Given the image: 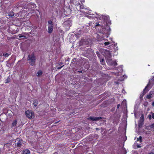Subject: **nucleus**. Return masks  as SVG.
<instances>
[{"mask_svg": "<svg viewBox=\"0 0 154 154\" xmlns=\"http://www.w3.org/2000/svg\"><path fill=\"white\" fill-rule=\"evenodd\" d=\"M110 31V29L109 26H106L105 27L103 26L102 31H100L99 34L97 35V40L99 41H101L103 40H104V41H107L106 39H104L103 35H105L106 37L108 38V35L109 34Z\"/></svg>", "mask_w": 154, "mask_h": 154, "instance_id": "nucleus-1", "label": "nucleus"}, {"mask_svg": "<svg viewBox=\"0 0 154 154\" xmlns=\"http://www.w3.org/2000/svg\"><path fill=\"white\" fill-rule=\"evenodd\" d=\"M105 57L107 63L109 65L114 66L117 65L116 60L112 59V55L109 51L106 50L105 51Z\"/></svg>", "mask_w": 154, "mask_h": 154, "instance_id": "nucleus-2", "label": "nucleus"}, {"mask_svg": "<svg viewBox=\"0 0 154 154\" xmlns=\"http://www.w3.org/2000/svg\"><path fill=\"white\" fill-rule=\"evenodd\" d=\"M97 17L100 19H103L104 20V22L106 23V26H109L110 25L111 23L110 21L109 20V17L102 15L99 14H97Z\"/></svg>", "mask_w": 154, "mask_h": 154, "instance_id": "nucleus-3", "label": "nucleus"}, {"mask_svg": "<svg viewBox=\"0 0 154 154\" xmlns=\"http://www.w3.org/2000/svg\"><path fill=\"white\" fill-rule=\"evenodd\" d=\"M28 60L29 61V63L32 66L34 65L35 61V57L34 54L29 55L28 57Z\"/></svg>", "mask_w": 154, "mask_h": 154, "instance_id": "nucleus-4", "label": "nucleus"}, {"mask_svg": "<svg viewBox=\"0 0 154 154\" xmlns=\"http://www.w3.org/2000/svg\"><path fill=\"white\" fill-rule=\"evenodd\" d=\"M26 116L29 118L31 119L34 117V114L31 111L28 110L26 112Z\"/></svg>", "mask_w": 154, "mask_h": 154, "instance_id": "nucleus-5", "label": "nucleus"}, {"mask_svg": "<svg viewBox=\"0 0 154 154\" xmlns=\"http://www.w3.org/2000/svg\"><path fill=\"white\" fill-rule=\"evenodd\" d=\"M63 24L64 26L66 27L67 29H69L71 26L72 21L70 20H68L64 22Z\"/></svg>", "mask_w": 154, "mask_h": 154, "instance_id": "nucleus-6", "label": "nucleus"}, {"mask_svg": "<svg viewBox=\"0 0 154 154\" xmlns=\"http://www.w3.org/2000/svg\"><path fill=\"white\" fill-rule=\"evenodd\" d=\"M48 31L49 33H51L53 31V22L51 21L50 20L48 21Z\"/></svg>", "mask_w": 154, "mask_h": 154, "instance_id": "nucleus-7", "label": "nucleus"}, {"mask_svg": "<svg viewBox=\"0 0 154 154\" xmlns=\"http://www.w3.org/2000/svg\"><path fill=\"white\" fill-rule=\"evenodd\" d=\"M101 117H90L88 118V119L93 121H97L101 119Z\"/></svg>", "mask_w": 154, "mask_h": 154, "instance_id": "nucleus-8", "label": "nucleus"}, {"mask_svg": "<svg viewBox=\"0 0 154 154\" xmlns=\"http://www.w3.org/2000/svg\"><path fill=\"white\" fill-rule=\"evenodd\" d=\"M23 143V141L21 140H20L17 143V146L18 147H20Z\"/></svg>", "mask_w": 154, "mask_h": 154, "instance_id": "nucleus-9", "label": "nucleus"}, {"mask_svg": "<svg viewBox=\"0 0 154 154\" xmlns=\"http://www.w3.org/2000/svg\"><path fill=\"white\" fill-rule=\"evenodd\" d=\"M30 153V152L29 149H26L22 152L21 154H28Z\"/></svg>", "mask_w": 154, "mask_h": 154, "instance_id": "nucleus-10", "label": "nucleus"}, {"mask_svg": "<svg viewBox=\"0 0 154 154\" xmlns=\"http://www.w3.org/2000/svg\"><path fill=\"white\" fill-rule=\"evenodd\" d=\"M127 78V76L125 75H123L119 79V81H122L124 80V79Z\"/></svg>", "mask_w": 154, "mask_h": 154, "instance_id": "nucleus-11", "label": "nucleus"}, {"mask_svg": "<svg viewBox=\"0 0 154 154\" xmlns=\"http://www.w3.org/2000/svg\"><path fill=\"white\" fill-rule=\"evenodd\" d=\"M152 93L151 91L146 95V98L148 99H150L152 97Z\"/></svg>", "mask_w": 154, "mask_h": 154, "instance_id": "nucleus-12", "label": "nucleus"}, {"mask_svg": "<svg viewBox=\"0 0 154 154\" xmlns=\"http://www.w3.org/2000/svg\"><path fill=\"white\" fill-rule=\"evenodd\" d=\"M42 73L43 72L41 70H39L37 73L38 77H40L42 75Z\"/></svg>", "mask_w": 154, "mask_h": 154, "instance_id": "nucleus-13", "label": "nucleus"}, {"mask_svg": "<svg viewBox=\"0 0 154 154\" xmlns=\"http://www.w3.org/2000/svg\"><path fill=\"white\" fill-rule=\"evenodd\" d=\"M149 84H148V85H147L145 87V88L143 90V94H142H142V97H143L144 95L146 93V91L145 92V91H146V88L148 87V86H149Z\"/></svg>", "mask_w": 154, "mask_h": 154, "instance_id": "nucleus-14", "label": "nucleus"}, {"mask_svg": "<svg viewBox=\"0 0 154 154\" xmlns=\"http://www.w3.org/2000/svg\"><path fill=\"white\" fill-rule=\"evenodd\" d=\"M17 123V121L16 120H15L13 122L12 124V127H13L16 126Z\"/></svg>", "mask_w": 154, "mask_h": 154, "instance_id": "nucleus-15", "label": "nucleus"}, {"mask_svg": "<svg viewBox=\"0 0 154 154\" xmlns=\"http://www.w3.org/2000/svg\"><path fill=\"white\" fill-rule=\"evenodd\" d=\"M114 47L113 49L114 51H117L118 50V47L117 46V44H114Z\"/></svg>", "mask_w": 154, "mask_h": 154, "instance_id": "nucleus-16", "label": "nucleus"}, {"mask_svg": "<svg viewBox=\"0 0 154 154\" xmlns=\"http://www.w3.org/2000/svg\"><path fill=\"white\" fill-rule=\"evenodd\" d=\"M100 61L102 65H104L105 63L104 60L103 59H101L100 60Z\"/></svg>", "mask_w": 154, "mask_h": 154, "instance_id": "nucleus-17", "label": "nucleus"}, {"mask_svg": "<svg viewBox=\"0 0 154 154\" xmlns=\"http://www.w3.org/2000/svg\"><path fill=\"white\" fill-rule=\"evenodd\" d=\"M38 103L37 101L35 100L33 104L35 106H36L37 105Z\"/></svg>", "mask_w": 154, "mask_h": 154, "instance_id": "nucleus-18", "label": "nucleus"}, {"mask_svg": "<svg viewBox=\"0 0 154 154\" xmlns=\"http://www.w3.org/2000/svg\"><path fill=\"white\" fill-rule=\"evenodd\" d=\"M137 141H140V142H142V137L140 136L139 138H137Z\"/></svg>", "mask_w": 154, "mask_h": 154, "instance_id": "nucleus-19", "label": "nucleus"}, {"mask_svg": "<svg viewBox=\"0 0 154 154\" xmlns=\"http://www.w3.org/2000/svg\"><path fill=\"white\" fill-rule=\"evenodd\" d=\"M10 17H12L14 15V13L13 12H10L8 14Z\"/></svg>", "mask_w": 154, "mask_h": 154, "instance_id": "nucleus-20", "label": "nucleus"}, {"mask_svg": "<svg viewBox=\"0 0 154 154\" xmlns=\"http://www.w3.org/2000/svg\"><path fill=\"white\" fill-rule=\"evenodd\" d=\"M18 36L19 38L23 37L24 38H26V36L22 35L21 34H19Z\"/></svg>", "mask_w": 154, "mask_h": 154, "instance_id": "nucleus-21", "label": "nucleus"}, {"mask_svg": "<svg viewBox=\"0 0 154 154\" xmlns=\"http://www.w3.org/2000/svg\"><path fill=\"white\" fill-rule=\"evenodd\" d=\"M8 112H9V113H8V116H10V117H11V116H12V114L10 112H11L10 110H9V111H8Z\"/></svg>", "mask_w": 154, "mask_h": 154, "instance_id": "nucleus-22", "label": "nucleus"}, {"mask_svg": "<svg viewBox=\"0 0 154 154\" xmlns=\"http://www.w3.org/2000/svg\"><path fill=\"white\" fill-rule=\"evenodd\" d=\"M10 82V79L9 78H8L6 81V82H5V83H8L9 82Z\"/></svg>", "mask_w": 154, "mask_h": 154, "instance_id": "nucleus-23", "label": "nucleus"}, {"mask_svg": "<svg viewBox=\"0 0 154 154\" xmlns=\"http://www.w3.org/2000/svg\"><path fill=\"white\" fill-rule=\"evenodd\" d=\"M110 43L108 42H105L104 43V44L105 46H106L109 45Z\"/></svg>", "mask_w": 154, "mask_h": 154, "instance_id": "nucleus-24", "label": "nucleus"}, {"mask_svg": "<svg viewBox=\"0 0 154 154\" xmlns=\"http://www.w3.org/2000/svg\"><path fill=\"white\" fill-rule=\"evenodd\" d=\"M3 55L5 57H8L9 56V54L8 53H5L3 54Z\"/></svg>", "mask_w": 154, "mask_h": 154, "instance_id": "nucleus-25", "label": "nucleus"}, {"mask_svg": "<svg viewBox=\"0 0 154 154\" xmlns=\"http://www.w3.org/2000/svg\"><path fill=\"white\" fill-rule=\"evenodd\" d=\"M148 117L149 119H151V115H149Z\"/></svg>", "mask_w": 154, "mask_h": 154, "instance_id": "nucleus-26", "label": "nucleus"}, {"mask_svg": "<svg viewBox=\"0 0 154 154\" xmlns=\"http://www.w3.org/2000/svg\"><path fill=\"white\" fill-rule=\"evenodd\" d=\"M119 69L120 70V73H121V72L122 71V69L121 67H119Z\"/></svg>", "mask_w": 154, "mask_h": 154, "instance_id": "nucleus-27", "label": "nucleus"}, {"mask_svg": "<svg viewBox=\"0 0 154 154\" xmlns=\"http://www.w3.org/2000/svg\"><path fill=\"white\" fill-rule=\"evenodd\" d=\"M119 74V72H118V73H115V75L117 76H118L119 75H120Z\"/></svg>", "mask_w": 154, "mask_h": 154, "instance_id": "nucleus-28", "label": "nucleus"}, {"mask_svg": "<svg viewBox=\"0 0 154 154\" xmlns=\"http://www.w3.org/2000/svg\"><path fill=\"white\" fill-rule=\"evenodd\" d=\"M99 25H100V24H99V23H96V24L95 25V26H99Z\"/></svg>", "mask_w": 154, "mask_h": 154, "instance_id": "nucleus-29", "label": "nucleus"}, {"mask_svg": "<svg viewBox=\"0 0 154 154\" xmlns=\"http://www.w3.org/2000/svg\"><path fill=\"white\" fill-rule=\"evenodd\" d=\"M152 117L153 119H154V113H152Z\"/></svg>", "mask_w": 154, "mask_h": 154, "instance_id": "nucleus-30", "label": "nucleus"}, {"mask_svg": "<svg viewBox=\"0 0 154 154\" xmlns=\"http://www.w3.org/2000/svg\"><path fill=\"white\" fill-rule=\"evenodd\" d=\"M80 8L81 9H84V7L83 6H80Z\"/></svg>", "mask_w": 154, "mask_h": 154, "instance_id": "nucleus-31", "label": "nucleus"}, {"mask_svg": "<svg viewBox=\"0 0 154 154\" xmlns=\"http://www.w3.org/2000/svg\"><path fill=\"white\" fill-rule=\"evenodd\" d=\"M96 54H97V55L98 56V57H99V52H97V51L96 52Z\"/></svg>", "mask_w": 154, "mask_h": 154, "instance_id": "nucleus-32", "label": "nucleus"}, {"mask_svg": "<svg viewBox=\"0 0 154 154\" xmlns=\"http://www.w3.org/2000/svg\"><path fill=\"white\" fill-rule=\"evenodd\" d=\"M80 1L82 2H82L84 3L85 2V1L84 0H80Z\"/></svg>", "mask_w": 154, "mask_h": 154, "instance_id": "nucleus-33", "label": "nucleus"}, {"mask_svg": "<svg viewBox=\"0 0 154 154\" xmlns=\"http://www.w3.org/2000/svg\"><path fill=\"white\" fill-rule=\"evenodd\" d=\"M63 66V65L62 66H61V67H58L57 68V69H60Z\"/></svg>", "mask_w": 154, "mask_h": 154, "instance_id": "nucleus-34", "label": "nucleus"}, {"mask_svg": "<svg viewBox=\"0 0 154 154\" xmlns=\"http://www.w3.org/2000/svg\"><path fill=\"white\" fill-rule=\"evenodd\" d=\"M148 103H147V102H146V103H145L144 105H145V106H147V104H148Z\"/></svg>", "mask_w": 154, "mask_h": 154, "instance_id": "nucleus-35", "label": "nucleus"}, {"mask_svg": "<svg viewBox=\"0 0 154 154\" xmlns=\"http://www.w3.org/2000/svg\"><path fill=\"white\" fill-rule=\"evenodd\" d=\"M119 106H120V105L119 104H118L117 105V108L118 109L119 108Z\"/></svg>", "mask_w": 154, "mask_h": 154, "instance_id": "nucleus-36", "label": "nucleus"}, {"mask_svg": "<svg viewBox=\"0 0 154 154\" xmlns=\"http://www.w3.org/2000/svg\"><path fill=\"white\" fill-rule=\"evenodd\" d=\"M152 106H154V101L152 103Z\"/></svg>", "mask_w": 154, "mask_h": 154, "instance_id": "nucleus-37", "label": "nucleus"}, {"mask_svg": "<svg viewBox=\"0 0 154 154\" xmlns=\"http://www.w3.org/2000/svg\"><path fill=\"white\" fill-rule=\"evenodd\" d=\"M3 116V114H1L0 115V119L1 118V117H2V116Z\"/></svg>", "mask_w": 154, "mask_h": 154, "instance_id": "nucleus-38", "label": "nucleus"}, {"mask_svg": "<svg viewBox=\"0 0 154 154\" xmlns=\"http://www.w3.org/2000/svg\"><path fill=\"white\" fill-rule=\"evenodd\" d=\"M154 127V123L151 125V127L152 128Z\"/></svg>", "mask_w": 154, "mask_h": 154, "instance_id": "nucleus-39", "label": "nucleus"}, {"mask_svg": "<svg viewBox=\"0 0 154 154\" xmlns=\"http://www.w3.org/2000/svg\"><path fill=\"white\" fill-rule=\"evenodd\" d=\"M137 147H138V148H140V147H141V146H140V145H138L137 146Z\"/></svg>", "mask_w": 154, "mask_h": 154, "instance_id": "nucleus-40", "label": "nucleus"}, {"mask_svg": "<svg viewBox=\"0 0 154 154\" xmlns=\"http://www.w3.org/2000/svg\"><path fill=\"white\" fill-rule=\"evenodd\" d=\"M149 154H154L152 152H150Z\"/></svg>", "mask_w": 154, "mask_h": 154, "instance_id": "nucleus-41", "label": "nucleus"}, {"mask_svg": "<svg viewBox=\"0 0 154 154\" xmlns=\"http://www.w3.org/2000/svg\"><path fill=\"white\" fill-rule=\"evenodd\" d=\"M62 63H60V65H62Z\"/></svg>", "mask_w": 154, "mask_h": 154, "instance_id": "nucleus-42", "label": "nucleus"}, {"mask_svg": "<svg viewBox=\"0 0 154 154\" xmlns=\"http://www.w3.org/2000/svg\"><path fill=\"white\" fill-rule=\"evenodd\" d=\"M124 90H123V91H122V92H123H123H124Z\"/></svg>", "mask_w": 154, "mask_h": 154, "instance_id": "nucleus-43", "label": "nucleus"}, {"mask_svg": "<svg viewBox=\"0 0 154 154\" xmlns=\"http://www.w3.org/2000/svg\"><path fill=\"white\" fill-rule=\"evenodd\" d=\"M124 90H123V91H122V92H123H123H124Z\"/></svg>", "mask_w": 154, "mask_h": 154, "instance_id": "nucleus-44", "label": "nucleus"}, {"mask_svg": "<svg viewBox=\"0 0 154 154\" xmlns=\"http://www.w3.org/2000/svg\"><path fill=\"white\" fill-rule=\"evenodd\" d=\"M124 90H123V91H122V92H123H123H124Z\"/></svg>", "mask_w": 154, "mask_h": 154, "instance_id": "nucleus-45", "label": "nucleus"}, {"mask_svg": "<svg viewBox=\"0 0 154 154\" xmlns=\"http://www.w3.org/2000/svg\"><path fill=\"white\" fill-rule=\"evenodd\" d=\"M110 39L111 40H112V38H110Z\"/></svg>", "mask_w": 154, "mask_h": 154, "instance_id": "nucleus-46", "label": "nucleus"}, {"mask_svg": "<svg viewBox=\"0 0 154 154\" xmlns=\"http://www.w3.org/2000/svg\"><path fill=\"white\" fill-rule=\"evenodd\" d=\"M55 154H57V153H55Z\"/></svg>", "mask_w": 154, "mask_h": 154, "instance_id": "nucleus-47", "label": "nucleus"}]
</instances>
